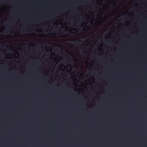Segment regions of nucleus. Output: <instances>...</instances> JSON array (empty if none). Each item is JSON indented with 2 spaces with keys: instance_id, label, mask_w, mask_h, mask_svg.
<instances>
[{
  "instance_id": "obj_1",
  "label": "nucleus",
  "mask_w": 147,
  "mask_h": 147,
  "mask_svg": "<svg viewBox=\"0 0 147 147\" xmlns=\"http://www.w3.org/2000/svg\"><path fill=\"white\" fill-rule=\"evenodd\" d=\"M81 42V41H80V40L78 41V42L79 43H80Z\"/></svg>"
},
{
  "instance_id": "obj_3",
  "label": "nucleus",
  "mask_w": 147,
  "mask_h": 147,
  "mask_svg": "<svg viewBox=\"0 0 147 147\" xmlns=\"http://www.w3.org/2000/svg\"><path fill=\"white\" fill-rule=\"evenodd\" d=\"M1 53H0V55H1Z\"/></svg>"
},
{
  "instance_id": "obj_2",
  "label": "nucleus",
  "mask_w": 147,
  "mask_h": 147,
  "mask_svg": "<svg viewBox=\"0 0 147 147\" xmlns=\"http://www.w3.org/2000/svg\"><path fill=\"white\" fill-rule=\"evenodd\" d=\"M72 43H76V42H73Z\"/></svg>"
}]
</instances>
